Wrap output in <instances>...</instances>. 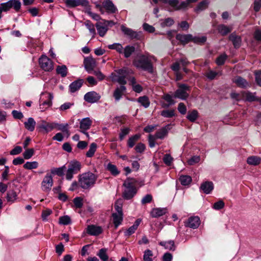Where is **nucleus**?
Masks as SVG:
<instances>
[{
    "instance_id": "23",
    "label": "nucleus",
    "mask_w": 261,
    "mask_h": 261,
    "mask_svg": "<svg viewBox=\"0 0 261 261\" xmlns=\"http://www.w3.org/2000/svg\"><path fill=\"white\" fill-rule=\"evenodd\" d=\"M84 83L83 79H78L72 82L69 85L70 92L74 93L80 89Z\"/></svg>"
},
{
    "instance_id": "39",
    "label": "nucleus",
    "mask_w": 261,
    "mask_h": 261,
    "mask_svg": "<svg viewBox=\"0 0 261 261\" xmlns=\"http://www.w3.org/2000/svg\"><path fill=\"white\" fill-rule=\"evenodd\" d=\"M137 101L145 108H148L150 105V101L148 97L146 96L139 97L137 99Z\"/></svg>"
},
{
    "instance_id": "28",
    "label": "nucleus",
    "mask_w": 261,
    "mask_h": 261,
    "mask_svg": "<svg viewBox=\"0 0 261 261\" xmlns=\"http://www.w3.org/2000/svg\"><path fill=\"white\" fill-rule=\"evenodd\" d=\"M195 3L193 0H186L185 1L181 2L179 4V1L177 0V2L176 4V6H173V8L175 10L178 11L180 10H185L188 8L191 3Z\"/></svg>"
},
{
    "instance_id": "30",
    "label": "nucleus",
    "mask_w": 261,
    "mask_h": 261,
    "mask_svg": "<svg viewBox=\"0 0 261 261\" xmlns=\"http://www.w3.org/2000/svg\"><path fill=\"white\" fill-rule=\"evenodd\" d=\"M36 124V121L32 117L29 118L27 120L24 122L25 128L30 132L34 130Z\"/></svg>"
},
{
    "instance_id": "52",
    "label": "nucleus",
    "mask_w": 261,
    "mask_h": 261,
    "mask_svg": "<svg viewBox=\"0 0 261 261\" xmlns=\"http://www.w3.org/2000/svg\"><path fill=\"white\" fill-rule=\"evenodd\" d=\"M153 253L151 250L147 249L145 250L143 255V261H152Z\"/></svg>"
},
{
    "instance_id": "64",
    "label": "nucleus",
    "mask_w": 261,
    "mask_h": 261,
    "mask_svg": "<svg viewBox=\"0 0 261 261\" xmlns=\"http://www.w3.org/2000/svg\"><path fill=\"white\" fill-rule=\"evenodd\" d=\"M177 110L182 115H185L187 112V108L185 104L182 102H180L178 104Z\"/></svg>"
},
{
    "instance_id": "9",
    "label": "nucleus",
    "mask_w": 261,
    "mask_h": 261,
    "mask_svg": "<svg viewBox=\"0 0 261 261\" xmlns=\"http://www.w3.org/2000/svg\"><path fill=\"white\" fill-rule=\"evenodd\" d=\"M1 6H3L4 12H7L11 8H13L16 12H19L21 4L19 0H9L6 3H2Z\"/></svg>"
},
{
    "instance_id": "27",
    "label": "nucleus",
    "mask_w": 261,
    "mask_h": 261,
    "mask_svg": "<svg viewBox=\"0 0 261 261\" xmlns=\"http://www.w3.org/2000/svg\"><path fill=\"white\" fill-rule=\"evenodd\" d=\"M255 94V93H253L249 91H245L242 93L243 98L249 102L257 101V97Z\"/></svg>"
},
{
    "instance_id": "6",
    "label": "nucleus",
    "mask_w": 261,
    "mask_h": 261,
    "mask_svg": "<svg viewBox=\"0 0 261 261\" xmlns=\"http://www.w3.org/2000/svg\"><path fill=\"white\" fill-rule=\"evenodd\" d=\"M190 87L187 85L184 84H178V89L174 92L173 97L175 98L185 100L189 96V94L187 91H190Z\"/></svg>"
},
{
    "instance_id": "53",
    "label": "nucleus",
    "mask_w": 261,
    "mask_h": 261,
    "mask_svg": "<svg viewBox=\"0 0 261 261\" xmlns=\"http://www.w3.org/2000/svg\"><path fill=\"white\" fill-rule=\"evenodd\" d=\"M227 56L225 54H223L219 56L216 60V62L218 65H222L224 64Z\"/></svg>"
},
{
    "instance_id": "14",
    "label": "nucleus",
    "mask_w": 261,
    "mask_h": 261,
    "mask_svg": "<svg viewBox=\"0 0 261 261\" xmlns=\"http://www.w3.org/2000/svg\"><path fill=\"white\" fill-rule=\"evenodd\" d=\"M100 98V95L94 91L86 93L84 97V100L90 103L97 102Z\"/></svg>"
},
{
    "instance_id": "17",
    "label": "nucleus",
    "mask_w": 261,
    "mask_h": 261,
    "mask_svg": "<svg viewBox=\"0 0 261 261\" xmlns=\"http://www.w3.org/2000/svg\"><path fill=\"white\" fill-rule=\"evenodd\" d=\"M233 82L235 83L238 87L241 88H247L250 87L249 83L241 76H237L233 79Z\"/></svg>"
},
{
    "instance_id": "50",
    "label": "nucleus",
    "mask_w": 261,
    "mask_h": 261,
    "mask_svg": "<svg viewBox=\"0 0 261 261\" xmlns=\"http://www.w3.org/2000/svg\"><path fill=\"white\" fill-rule=\"evenodd\" d=\"M97 255L103 261H107L109 257L107 254V249L105 248H102L100 249Z\"/></svg>"
},
{
    "instance_id": "20",
    "label": "nucleus",
    "mask_w": 261,
    "mask_h": 261,
    "mask_svg": "<svg viewBox=\"0 0 261 261\" xmlns=\"http://www.w3.org/2000/svg\"><path fill=\"white\" fill-rule=\"evenodd\" d=\"M167 213L166 208H153L150 212V215L153 218H158L162 216Z\"/></svg>"
},
{
    "instance_id": "44",
    "label": "nucleus",
    "mask_w": 261,
    "mask_h": 261,
    "mask_svg": "<svg viewBox=\"0 0 261 261\" xmlns=\"http://www.w3.org/2000/svg\"><path fill=\"white\" fill-rule=\"evenodd\" d=\"M97 145L95 143H92L90 144L89 146V149L88 151L86 152V155L87 158H91L92 157L97 149Z\"/></svg>"
},
{
    "instance_id": "31",
    "label": "nucleus",
    "mask_w": 261,
    "mask_h": 261,
    "mask_svg": "<svg viewBox=\"0 0 261 261\" xmlns=\"http://www.w3.org/2000/svg\"><path fill=\"white\" fill-rule=\"evenodd\" d=\"M232 30L231 27H228L224 24H219L217 27L218 32L222 36H225Z\"/></svg>"
},
{
    "instance_id": "63",
    "label": "nucleus",
    "mask_w": 261,
    "mask_h": 261,
    "mask_svg": "<svg viewBox=\"0 0 261 261\" xmlns=\"http://www.w3.org/2000/svg\"><path fill=\"white\" fill-rule=\"evenodd\" d=\"M47 100L42 102V105L46 106L47 107H50L52 104V99H53V95L51 93L47 94Z\"/></svg>"
},
{
    "instance_id": "49",
    "label": "nucleus",
    "mask_w": 261,
    "mask_h": 261,
    "mask_svg": "<svg viewBox=\"0 0 261 261\" xmlns=\"http://www.w3.org/2000/svg\"><path fill=\"white\" fill-rule=\"evenodd\" d=\"M38 167V163L36 161L27 162L23 165V168L29 170L36 169Z\"/></svg>"
},
{
    "instance_id": "56",
    "label": "nucleus",
    "mask_w": 261,
    "mask_h": 261,
    "mask_svg": "<svg viewBox=\"0 0 261 261\" xmlns=\"http://www.w3.org/2000/svg\"><path fill=\"white\" fill-rule=\"evenodd\" d=\"M174 21L172 18L168 17L164 19L161 24L163 27H170L174 24Z\"/></svg>"
},
{
    "instance_id": "7",
    "label": "nucleus",
    "mask_w": 261,
    "mask_h": 261,
    "mask_svg": "<svg viewBox=\"0 0 261 261\" xmlns=\"http://www.w3.org/2000/svg\"><path fill=\"white\" fill-rule=\"evenodd\" d=\"M114 24L113 21L105 19L102 20V21L97 22L95 24V27L97 29L98 35L100 37H103L108 31V27L110 24L113 25Z\"/></svg>"
},
{
    "instance_id": "24",
    "label": "nucleus",
    "mask_w": 261,
    "mask_h": 261,
    "mask_svg": "<svg viewBox=\"0 0 261 261\" xmlns=\"http://www.w3.org/2000/svg\"><path fill=\"white\" fill-rule=\"evenodd\" d=\"M126 90V88L125 86H120L115 90L113 96L116 101H119L121 98L122 95L125 92Z\"/></svg>"
},
{
    "instance_id": "55",
    "label": "nucleus",
    "mask_w": 261,
    "mask_h": 261,
    "mask_svg": "<svg viewBox=\"0 0 261 261\" xmlns=\"http://www.w3.org/2000/svg\"><path fill=\"white\" fill-rule=\"evenodd\" d=\"M59 223L62 225H68L71 223V219L69 216L66 215L60 217L59 218Z\"/></svg>"
},
{
    "instance_id": "46",
    "label": "nucleus",
    "mask_w": 261,
    "mask_h": 261,
    "mask_svg": "<svg viewBox=\"0 0 261 261\" xmlns=\"http://www.w3.org/2000/svg\"><path fill=\"white\" fill-rule=\"evenodd\" d=\"M161 115L165 118H170L175 116L174 110H164L161 112Z\"/></svg>"
},
{
    "instance_id": "45",
    "label": "nucleus",
    "mask_w": 261,
    "mask_h": 261,
    "mask_svg": "<svg viewBox=\"0 0 261 261\" xmlns=\"http://www.w3.org/2000/svg\"><path fill=\"white\" fill-rule=\"evenodd\" d=\"M180 184L183 186H188L192 181V178L189 175H181L179 178Z\"/></svg>"
},
{
    "instance_id": "60",
    "label": "nucleus",
    "mask_w": 261,
    "mask_h": 261,
    "mask_svg": "<svg viewBox=\"0 0 261 261\" xmlns=\"http://www.w3.org/2000/svg\"><path fill=\"white\" fill-rule=\"evenodd\" d=\"M224 202L220 200L213 204V208L216 210H220L222 209L224 207Z\"/></svg>"
},
{
    "instance_id": "51",
    "label": "nucleus",
    "mask_w": 261,
    "mask_h": 261,
    "mask_svg": "<svg viewBox=\"0 0 261 261\" xmlns=\"http://www.w3.org/2000/svg\"><path fill=\"white\" fill-rule=\"evenodd\" d=\"M206 40V37L205 36L201 37H193L192 36V39H191V41H193L194 43L201 44L204 43Z\"/></svg>"
},
{
    "instance_id": "54",
    "label": "nucleus",
    "mask_w": 261,
    "mask_h": 261,
    "mask_svg": "<svg viewBox=\"0 0 261 261\" xmlns=\"http://www.w3.org/2000/svg\"><path fill=\"white\" fill-rule=\"evenodd\" d=\"M17 198V194L14 191H9L7 193V200L8 202H13Z\"/></svg>"
},
{
    "instance_id": "29",
    "label": "nucleus",
    "mask_w": 261,
    "mask_h": 261,
    "mask_svg": "<svg viewBox=\"0 0 261 261\" xmlns=\"http://www.w3.org/2000/svg\"><path fill=\"white\" fill-rule=\"evenodd\" d=\"M141 220L139 219H137L134 224L129 227L125 232L124 235L129 237L133 234L138 228L139 224H140Z\"/></svg>"
},
{
    "instance_id": "25",
    "label": "nucleus",
    "mask_w": 261,
    "mask_h": 261,
    "mask_svg": "<svg viewBox=\"0 0 261 261\" xmlns=\"http://www.w3.org/2000/svg\"><path fill=\"white\" fill-rule=\"evenodd\" d=\"M200 189L205 194H210L214 189V185L212 181H206L203 182L200 186Z\"/></svg>"
},
{
    "instance_id": "61",
    "label": "nucleus",
    "mask_w": 261,
    "mask_h": 261,
    "mask_svg": "<svg viewBox=\"0 0 261 261\" xmlns=\"http://www.w3.org/2000/svg\"><path fill=\"white\" fill-rule=\"evenodd\" d=\"M163 161H164V163L168 165V166H170L173 160V158L169 154H166L164 157H163Z\"/></svg>"
},
{
    "instance_id": "40",
    "label": "nucleus",
    "mask_w": 261,
    "mask_h": 261,
    "mask_svg": "<svg viewBox=\"0 0 261 261\" xmlns=\"http://www.w3.org/2000/svg\"><path fill=\"white\" fill-rule=\"evenodd\" d=\"M261 159L257 156H251L247 158V163L249 165L256 166L260 162Z\"/></svg>"
},
{
    "instance_id": "11",
    "label": "nucleus",
    "mask_w": 261,
    "mask_h": 261,
    "mask_svg": "<svg viewBox=\"0 0 261 261\" xmlns=\"http://www.w3.org/2000/svg\"><path fill=\"white\" fill-rule=\"evenodd\" d=\"M121 30L123 34L129 39L140 40L141 38V32L135 31L130 28L125 27L123 25L121 26Z\"/></svg>"
},
{
    "instance_id": "32",
    "label": "nucleus",
    "mask_w": 261,
    "mask_h": 261,
    "mask_svg": "<svg viewBox=\"0 0 261 261\" xmlns=\"http://www.w3.org/2000/svg\"><path fill=\"white\" fill-rule=\"evenodd\" d=\"M159 245L163 246L166 249L171 251H174L176 249L174 242L172 240L168 241H161L159 243Z\"/></svg>"
},
{
    "instance_id": "59",
    "label": "nucleus",
    "mask_w": 261,
    "mask_h": 261,
    "mask_svg": "<svg viewBox=\"0 0 261 261\" xmlns=\"http://www.w3.org/2000/svg\"><path fill=\"white\" fill-rule=\"evenodd\" d=\"M74 206L76 208H80L82 207L83 205V199L80 197H76L73 199V200Z\"/></svg>"
},
{
    "instance_id": "47",
    "label": "nucleus",
    "mask_w": 261,
    "mask_h": 261,
    "mask_svg": "<svg viewBox=\"0 0 261 261\" xmlns=\"http://www.w3.org/2000/svg\"><path fill=\"white\" fill-rule=\"evenodd\" d=\"M108 48L111 49H115L119 54H122L123 52L124 48L120 43H115L113 44L109 45Z\"/></svg>"
},
{
    "instance_id": "57",
    "label": "nucleus",
    "mask_w": 261,
    "mask_h": 261,
    "mask_svg": "<svg viewBox=\"0 0 261 261\" xmlns=\"http://www.w3.org/2000/svg\"><path fill=\"white\" fill-rule=\"evenodd\" d=\"M34 154V150L33 148H30L25 150L23 153V156L26 160L30 159Z\"/></svg>"
},
{
    "instance_id": "58",
    "label": "nucleus",
    "mask_w": 261,
    "mask_h": 261,
    "mask_svg": "<svg viewBox=\"0 0 261 261\" xmlns=\"http://www.w3.org/2000/svg\"><path fill=\"white\" fill-rule=\"evenodd\" d=\"M73 105L74 103L72 102H65L59 108V110L61 112L65 111L69 109Z\"/></svg>"
},
{
    "instance_id": "16",
    "label": "nucleus",
    "mask_w": 261,
    "mask_h": 261,
    "mask_svg": "<svg viewBox=\"0 0 261 261\" xmlns=\"http://www.w3.org/2000/svg\"><path fill=\"white\" fill-rule=\"evenodd\" d=\"M200 223V219L198 216L191 217L188 219L187 222L186 224V226L195 229L199 226Z\"/></svg>"
},
{
    "instance_id": "4",
    "label": "nucleus",
    "mask_w": 261,
    "mask_h": 261,
    "mask_svg": "<svg viewBox=\"0 0 261 261\" xmlns=\"http://www.w3.org/2000/svg\"><path fill=\"white\" fill-rule=\"evenodd\" d=\"M123 186L125 189L123 192V197L126 200L133 198L137 192V189L134 184L127 180L124 181Z\"/></svg>"
},
{
    "instance_id": "10",
    "label": "nucleus",
    "mask_w": 261,
    "mask_h": 261,
    "mask_svg": "<svg viewBox=\"0 0 261 261\" xmlns=\"http://www.w3.org/2000/svg\"><path fill=\"white\" fill-rule=\"evenodd\" d=\"M41 68L45 71H50L53 69V63L46 56L42 55L39 60Z\"/></svg>"
},
{
    "instance_id": "62",
    "label": "nucleus",
    "mask_w": 261,
    "mask_h": 261,
    "mask_svg": "<svg viewBox=\"0 0 261 261\" xmlns=\"http://www.w3.org/2000/svg\"><path fill=\"white\" fill-rule=\"evenodd\" d=\"M163 98L166 101L169 105H173L175 103V101L173 99V97L169 94H165L163 96Z\"/></svg>"
},
{
    "instance_id": "33",
    "label": "nucleus",
    "mask_w": 261,
    "mask_h": 261,
    "mask_svg": "<svg viewBox=\"0 0 261 261\" xmlns=\"http://www.w3.org/2000/svg\"><path fill=\"white\" fill-rule=\"evenodd\" d=\"M66 167L65 165L59 168H53L50 170V174L57 175L59 176H62L64 174Z\"/></svg>"
},
{
    "instance_id": "3",
    "label": "nucleus",
    "mask_w": 261,
    "mask_h": 261,
    "mask_svg": "<svg viewBox=\"0 0 261 261\" xmlns=\"http://www.w3.org/2000/svg\"><path fill=\"white\" fill-rule=\"evenodd\" d=\"M117 74L113 76V81L118 83L121 86H124L126 84V79H128L130 74L133 73L132 69L123 68L116 71Z\"/></svg>"
},
{
    "instance_id": "42",
    "label": "nucleus",
    "mask_w": 261,
    "mask_h": 261,
    "mask_svg": "<svg viewBox=\"0 0 261 261\" xmlns=\"http://www.w3.org/2000/svg\"><path fill=\"white\" fill-rule=\"evenodd\" d=\"M107 170L110 172L112 175L116 176L120 173L116 165L109 163L107 167Z\"/></svg>"
},
{
    "instance_id": "36",
    "label": "nucleus",
    "mask_w": 261,
    "mask_h": 261,
    "mask_svg": "<svg viewBox=\"0 0 261 261\" xmlns=\"http://www.w3.org/2000/svg\"><path fill=\"white\" fill-rule=\"evenodd\" d=\"M112 217L113 220V223L115 225V228H117L118 226L121 223L123 217L122 215L118 214L117 213H113L112 214Z\"/></svg>"
},
{
    "instance_id": "21",
    "label": "nucleus",
    "mask_w": 261,
    "mask_h": 261,
    "mask_svg": "<svg viewBox=\"0 0 261 261\" xmlns=\"http://www.w3.org/2000/svg\"><path fill=\"white\" fill-rule=\"evenodd\" d=\"M229 39L232 42L234 48H238L241 46L242 39L240 36L234 33H231L229 36Z\"/></svg>"
},
{
    "instance_id": "18",
    "label": "nucleus",
    "mask_w": 261,
    "mask_h": 261,
    "mask_svg": "<svg viewBox=\"0 0 261 261\" xmlns=\"http://www.w3.org/2000/svg\"><path fill=\"white\" fill-rule=\"evenodd\" d=\"M102 228L100 226L94 225H88L87 228V232L91 236H98L102 232Z\"/></svg>"
},
{
    "instance_id": "12",
    "label": "nucleus",
    "mask_w": 261,
    "mask_h": 261,
    "mask_svg": "<svg viewBox=\"0 0 261 261\" xmlns=\"http://www.w3.org/2000/svg\"><path fill=\"white\" fill-rule=\"evenodd\" d=\"M92 123V121L89 117L83 118L80 122V132L85 134L88 138L89 135L87 130L90 128Z\"/></svg>"
},
{
    "instance_id": "22",
    "label": "nucleus",
    "mask_w": 261,
    "mask_h": 261,
    "mask_svg": "<svg viewBox=\"0 0 261 261\" xmlns=\"http://www.w3.org/2000/svg\"><path fill=\"white\" fill-rule=\"evenodd\" d=\"M176 38L182 44L185 45L191 41V39H192V35L191 34H178L176 35Z\"/></svg>"
},
{
    "instance_id": "38",
    "label": "nucleus",
    "mask_w": 261,
    "mask_h": 261,
    "mask_svg": "<svg viewBox=\"0 0 261 261\" xmlns=\"http://www.w3.org/2000/svg\"><path fill=\"white\" fill-rule=\"evenodd\" d=\"M55 128H57L58 130H61L63 133H66L68 135H69V130H68V123H58L54 122Z\"/></svg>"
},
{
    "instance_id": "5",
    "label": "nucleus",
    "mask_w": 261,
    "mask_h": 261,
    "mask_svg": "<svg viewBox=\"0 0 261 261\" xmlns=\"http://www.w3.org/2000/svg\"><path fill=\"white\" fill-rule=\"evenodd\" d=\"M81 164L77 161H71L68 166L66 174L67 180H70L73 178V174L77 173L81 169Z\"/></svg>"
},
{
    "instance_id": "26",
    "label": "nucleus",
    "mask_w": 261,
    "mask_h": 261,
    "mask_svg": "<svg viewBox=\"0 0 261 261\" xmlns=\"http://www.w3.org/2000/svg\"><path fill=\"white\" fill-rule=\"evenodd\" d=\"M169 124L166 125L165 127H162L161 129L159 130L156 132L154 137L158 139H163L167 135L169 129Z\"/></svg>"
},
{
    "instance_id": "19",
    "label": "nucleus",
    "mask_w": 261,
    "mask_h": 261,
    "mask_svg": "<svg viewBox=\"0 0 261 261\" xmlns=\"http://www.w3.org/2000/svg\"><path fill=\"white\" fill-rule=\"evenodd\" d=\"M84 64L86 70L90 72L95 66V61L92 58H87L84 59Z\"/></svg>"
},
{
    "instance_id": "34",
    "label": "nucleus",
    "mask_w": 261,
    "mask_h": 261,
    "mask_svg": "<svg viewBox=\"0 0 261 261\" xmlns=\"http://www.w3.org/2000/svg\"><path fill=\"white\" fill-rule=\"evenodd\" d=\"M84 24L86 28L89 30L90 34L92 35V38H94L96 35V31L95 26L92 22L89 20H86L84 22Z\"/></svg>"
},
{
    "instance_id": "1",
    "label": "nucleus",
    "mask_w": 261,
    "mask_h": 261,
    "mask_svg": "<svg viewBox=\"0 0 261 261\" xmlns=\"http://www.w3.org/2000/svg\"><path fill=\"white\" fill-rule=\"evenodd\" d=\"M156 61L154 56L148 53L142 55L133 62L134 66L139 69L147 71L149 73L153 72V64Z\"/></svg>"
},
{
    "instance_id": "13",
    "label": "nucleus",
    "mask_w": 261,
    "mask_h": 261,
    "mask_svg": "<svg viewBox=\"0 0 261 261\" xmlns=\"http://www.w3.org/2000/svg\"><path fill=\"white\" fill-rule=\"evenodd\" d=\"M53 185V176L50 173H47L41 182V188L43 191L47 192L51 190Z\"/></svg>"
},
{
    "instance_id": "41",
    "label": "nucleus",
    "mask_w": 261,
    "mask_h": 261,
    "mask_svg": "<svg viewBox=\"0 0 261 261\" xmlns=\"http://www.w3.org/2000/svg\"><path fill=\"white\" fill-rule=\"evenodd\" d=\"M198 117V111L193 110L191 112H189L187 116V118L191 122H195Z\"/></svg>"
},
{
    "instance_id": "37",
    "label": "nucleus",
    "mask_w": 261,
    "mask_h": 261,
    "mask_svg": "<svg viewBox=\"0 0 261 261\" xmlns=\"http://www.w3.org/2000/svg\"><path fill=\"white\" fill-rule=\"evenodd\" d=\"M209 4V1L208 0H203L198 4L197 6L195 9V11L198 13L202 11L207 8Z\"/></svg>"
},
{
    "instance_id": "8",
    "label": "nucleus",
    "mask_w": 261,
    "mask_h": 261,
    "mask_svg": "<svg viewBox=\"0 0 261 261\" xmlns=\"http://www.w3.org/2000/svg\"><path fill=\"white\" fill-rule=\"evenodd\" d=\"M54 122H47L44 120H40L37 124V130L39 132L48 133L55 129Z\"/></svg>"
},
{
    "instance_id": "48",
    "label": "nucleus",
    "mask_w": 261,
    "mask_h": 261,
    "mask_svg": "<svg viewBox=\"0 0 261 261\" xmlns=\"http://www.w3.org/2000/svg\"><path fill=\"white\" fill-rule=\"evenodd\" d=\"M57 73L62 77H65L67 74V68L65 65L58 66L56 69Z\"/></svg>"
},
{
    "instance_id": "15",
    "label": "nucleus",
    "mask_w": 261,
    "mask_h": 261,
    "mask_svg": "<svg viewBox=\"0 0 261 261\" xmlns=\"http://www.w3.org/2000/svg\"><path fill=\"white\" fill-rule=\"evenodd\" d=\"M102 5L103 10H105L108 14H114L118 11L116 7L110 0H103Z\"/></svg>"
},
{
    "instance_id": "35",
    "label": "nucleus",
    "mask_w": 261,
    "mask_h": 261,
    "mask_svg": "<svg viewBox=\"0 0 261 261\" xmlns=\"http://www.w3.org/2000/svg\"><path fill=\"white\" fill-rule=\"evenodd\" d=\"M135 51V47L132 45H127L123 48L124 56L126 58H128L130 57L133 53Z\"/></svg>"
},
{
    "instance_id": "43",
    "label": "nucleus",
    "mask_w": 261,
    "mask_h": 261,
    "mask_svg": "<svg viewBox=\"0 0 261 261\" xmlns=\"http://www.w3.org/2000/svg\"><path fill=\"white\" fill-rule=\"evenodd\" d=\"M141 136L140 134H136L135 135L130 137L127 141V146L129 148H132L135 145L137 141L140 139Z\"/></svg>"
},
{
    "instance_id": "2",
    "label": "nucleus",
    "mask_w": 261,
    "mask_h": 261,
    "mask_svg": "<svg viewBox=\"0 0 261 261\" xmlns=\"http://www.w3.org/2000/svg\"><path fill=\"white\" fill-rule=\"evenodd\" d=\"M97 177L96 174L90 171L84 172L78 176L79 185L84 190H90L95 186Z\"/></svg>"
}]
</instances>
